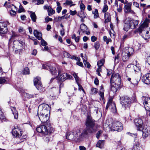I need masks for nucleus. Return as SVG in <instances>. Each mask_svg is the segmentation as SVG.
Masks as SVG:
<instances>
[{"label": "nucleus", "instance_id": "0e129e2a", "mask_svg": "<svg viewBox=\"0 0 150 150\" xmlns=\"http://www.w3.org/2000/svg\"><path fill=\"white\" fill-rule=\"evenodd\" d=\"M91 40L92 42H94L97 40V38L96 37L93 36L91 37Z\"/></svg>", "mask_w": 150, "mask_h": 150}, {"label": "nucleus", "instance_id": "ddd939ff", "mask_svg": "<svg viewBox=\"0 0 150 150\" xmlns=\"http://www.w3.org/2000/svg\"><path fill=\"white\" fill-rule=\"evenodd\" d=\"M142 133V137L145 138L148 137L150 134V130L149 127L146 126H144L141 128V130Z\"/></svg>", "mask_w": 150, "mask_h": 150}, {"label": "nucleus", "instance_id": "b1692460", "mask_svg": "<svg viewBox=\"0 0 150 150\" xmlns=\"http://www.w3.org/2000/svg\"><path fill=\"white\" fill-rule=\"evenodd\" d=\"M33 34L35 37L38 40H40L42 39V35L41 33L39 32L37 30H34Z\"/></svg>", "mask_w": 150, "mask_h": 150}, {"label": "nucleus", "instance_id": "864d4df0", "mask_svg": "<svg viewBox=\"0 0 150 150\" xmlns=\"http://www.w3.org/2000/svg\"><path fill=\"white\" fill-rule=\"evenodd\" d=\"M13 9H11V10L10 11V13L11 16H14L16 14V12L15 10H13Z\"/></svg>", "mask_w": 150, "mask_h": 150}, {"label": "nucleus", "instance_id": "aec40b11", "mask_svg": "<svg viewBox=\"0 0 150 150\" xmlns=\"http://www.w3.org/2000/svg\"><path fill=\"white\" fill-rule=\"evenodd\" d=\"M143 81L145 83L149 84H150V74L148 73L143 76Z\"/></svg>", "mask_w": 150, "mask_h": 150}, {"label": "nucleus", "instance_id": "9d476101", "mask_svg": "<svg viewBox=\"0 0 150 150\" xmlns=\"http://www.w3.org/2000/svg\"><path fill=\"white\" fill-rule=\"evenodd\" d=\"M108 126L110 127L111 129L118 132L121 131L123 129L122 124L119 121H115L111 124H107Z\"/></svg>", "mask_w": 150, "mask_h": 150}, {"label": "nucleus", "instance_id": "f3484780", "mask_svg": "<svg viewBox=\"0 0 150 150\" xmlns=\"http://www.w3.org/2000/svg\"><path fill=\"white\" fill-rule=\"evenodd\" d=\"M134 122L137 127V130H140L141 128L143 126V122L142 120L140 118L135 119L134 120Z\"/></svg>", "mask_w": 150, "mask_h": 150}, {"label": "nucleus", "instance_id": "c9c22d12", "mask_svg": "<svg viewBox=\"0 0 150 150\" xmlns=\"http://www.w3.org/2000/svg\"><path fill=\"white\" fill-rule=\"evenodd\" d=\"M48 15L49 16L54 14L55 13V11L50 7L48 10Z\"/></svg>", "mask_w": 150, "mask_h": 150}, {"label": "nucleus", "instance_id": "393cba45", "mask_svg": "<svg viewBox=\"0 0 150 150\" xmlns=\"http://www.w3.org/2000/svg\"><path fill=\"white\" fill-rule=\"evenodd\" d=\"M105 21L104 23H105L110 22L111 20L110 16L108 13H106L105 14Z\"/></svg>", "mask_w": 150, "mask_h": 150}, {"label": "nucleus", "instance_id": "09e8293b", "mask_svg": "<svg viewBox=\"0 0 150 150\" xmlns=\"http://www.w3.org/2000/svg\"><path fill=\"white\" fill-rule=\"evenodd\" d=\"M18 35L16 33L14 32H12V35L11 37V38L10 39L9 42H10L11 39H13L14 38L16 37Z\"/></svg>", "mask_w": 150, "mask_h": 150}, {"label": "nucleus", "instance_id": "f03ea898", "mask_svg": "<svg viewBox=\"0 0 150 150\" xmlns=\"http://www.w3.org/2000/svg\"><path fill=\"white\" fill-rule=\"evenodd\" d=\"M36 130L38 132L43 134V139L45 142H48L50 141V135L53 131L50 123H46L45 125L40 126L36 128Z\"/></svg>", "mask_w": 150, "mask_h": 150}, {"label": "nucleus", "instance_id": "6ab92c4d", "mask_svg": "<svg viewBox=\"0 0 150 150\" xmlns=\"http://www.w3.org/2000/svg\"><path fill=\"white\" fill-rule=\"evenodd\" d=\"M135 143L132 150H142V147L140 146L139 142L137 139L134 140Z\"/></svg>", "mask_w": 150, "mask_h": 150}, {"label": "nucleus", "instance_id": "338daca9", "mask_svg": "<svg viewBox=\"0 0 150 150\" xmlns=\"http://www.w3.org/2000/svg\"><path fill=\"white\" fill-rule=\"evenodd\" d=\"M94 82L95 84L96 85H98V84L99 81L97 78H95L94 80Z\"/></svg>", "mask_w": 150, "mask_h": 150}, {"label": "nucleus", "instance_id": "4c0bfd02", "mask_svg": "<svg viewBox=\"0 0 150 150\" xmlns=\"http://www.w3.org/2000/svg\"><path fill=\"white\" fill-rule=\"evenodd\" d=\"M78 16L81 18H84L86 16L83 11H81L78 14Z\"/></svg>", "mask_w": 150, "mask_h": 150}, {"label": "nucleus", "instance_id": "72a5a7b5", "mask_svg": "<svg viewBox=\"0 0 150 150\" xmlns=\"http://www.w3.org/2000/svg\"><path fill=\"white\" fill-rule=\"evenodd\" d=\"M0 119L2 121H5L6 118L2 110L0 109Z\"/></svg>", "mask_w": 150, "mask_h": 150}, {"label": "nucleus", "instance_id": "58836bf2", "mask_svg": "<svg viewBox=\"0 0 150 150\" xmlns=\"http://www.w3.org/2000/svg\"><path fill=\"white\" fill-rule=\"evenodd\" d=\"M98 92V89L96 88H93L91 89V93L92 94H95Z\"/></svg>", "mask_w": 150, "mask_h": 150}, {"label": "nucleus", "instance_id": "f704fd0d", "mask_svg": "<svg viewBox=\"0 0 150 150\" xmlns=\"http://www.w3.org/2000/svg\"><path fill=\"white\" fill-rule=\"evenodd\" d=\"M34 85H35L37 84L40 83H41L40 81V78L39 77H37L34 79Z\"/></svg>", "mask_w": 150, "mask_h": 150}, {"label": "nucleus", "instance_id": "6e6552de", "mask_svg": "<svg viewBox=\"0 0 150 150\" xmlns=\"http://www.w3.org/2000/svg\"><path fill=\"white\" fill-rule=\"evenodd\" d=\"M24 45V43L22 41L16 40L13 42V50H15V52L16 53L20 54V52H21L22 49L23 48V47Z\"/></svg>", "mask_w": 150, "mask_h": 150}, {"label": "nucleus", "instance_id": "603ef678", "mask_svg": "<svg viewBox=\"0 0 150 150\" xmlns=\"http://www.w3.org/2000/svg\"><path fill=\"white\" fill-rule=\"evenodd\" d=\"M83 63L86 67H87L88 68H89L90 67L91 65L88 62H87V61L86 62H84Z\"/></svg>", "mask_w": 150, "mask_h": 150}, {"label": "nucleus", "instance_id": "13d9d810", "mask_svg": "<svg viewBox=\"0 0 150 150\" xmlns=\"http://www.w3.org/2000/svg\"><path fill=\"white\" fill-rule=\"evenodd\" d=\"M147 17L149 19L146 18L145 20H146V23L149 24V23H150V14H148L147 15Z\"/></svg>", "mask_w": 150, "mask_h": 150}, {"label": "nucleus", "instance_id": "de8ad7c7", "mask_svg": "<svg viewBox=\"0 0 150 150\" xmlns=\"http://www.w3.org/2000/svg\"><path fill=\"white\" fill-rule=\"evenodd\" d=\"M108 9V6L107 5H105L102 11L103 13H105Z\"/></svg>", "mask_w": 150, "mask_h": 150}, {"label": "nucleus", "instance_id": "cd10ccee", "mask_svg": "<svg viewBox=\"0 0 150 150\" xmlns=\"http://www.w3.org/2000/svg\"><path fill=\"white\" fill-rule=\"evenodd\" d=\"M111 111L113 113H115L117 112V110L115 105L114 103L112 102L111 103L110 106V109Z\"/></svg>", "mask_w": 150, "mask_h": 150}, {"label": "nucleus", "instance_id": "ea45409f", "mask_svg": "<svg viewBox=\"0 0 150 150\" xmlns=\"http://www.w3.org/2000/svg\"><path fill=\"white\" fill-rule=\"evenodd\" d=\"M34 86L36 87L37 89L38 90H41L42 88V86L41 83H40L37 84Z\"/></svg>", "mask_w": 150, "mask_h": 150}, {"label": "nucleus", "instance_id": "423d86ee", "mask_svg": "<svg viewBox=\"0 0 150 150\" xmlns=\"http://www.w3.org/2000/svg\"><path fill=\"white\" fill-rule=\"evenodd\" d=\"M12 134L14 137H15L21 138V141L19 142L20 143L24 141L27 137L26 135H23V131L18 126H15L12 130Z\"/></svg>", "mask_w": 150, "mask_h": 150}, {"label": "nucleus", "instance_id": "412c9836", "mask_svg": "<svg viewBox=\"0 0 150 150\" xmlns=\"http://www.w3.org/2000/svg\"><path fill=\"white\" fill-rule=\"evenodd\" d=\"M145 39L147 40L150 38V30L149 31L146 30V31L141 35Z\"/></svg>", "mask_w": 150, "mask_h": 150}, {"label": "nucleus", "instance_id": "69168bd1", "mask_svg": "<svg viewBox=\"0 0 150 150\" xmlns=\"http://www.w3.org/2000/svg\"><path fill=\"white\" fill-rule=\"evenodd\" d=\"M37 4L39 5L40 4H42L44 3L43 0H37Z\"/></svg>", "mask_w": 150, "mask_h": 150}, {"label": "nucleus", "instance_id": "79ce46f5", "mask_svg": "<svg viewBox=\"0 0 150 150\" xmlns=\"http://www.w3.org/2000/svg\"><path fill=\"white\" fill-rule=\"evenodd\" d=\"M93 13L94 14V18H97L99 16L98 13V10L97 9H96L93 13Z\"/></svg>", "mask_w": 150, "mask_h": 150}, {"label": "nucleus", "instance_id": "7ed1b4c3", "mask_svg": "<svg viewBox=\"0 0 150 150\" xmlns=\"http://www.w3.org/2000/svg\"><path fill=\"white\" fill-rule=\"evenodd\" d=\"M110 83L111 91L114 93H116L120 87L121 78L118 73H113L112 74Z\"/></svg>", "mask_w": 150, "mask_h": 150}, {"label": "nucleus", "instance_id": "774afa93", "mask_svg": "<svg viewBox=\"0 0 150 150\" xmlns=\"http://www.w3.org/2000/svg\"><path fill=\"white\" fill-rule=\"evenodd\" d=\"M80 8L81 9L84 10L85 8V6L83 3H81L80 5Z\"/></svg>", "mask_w": 150, "mask_h": 150}, {"label": "nucleus", "instance_id": "e2e57ef3", "mask_svg": "<svg viewBox=\"0 0 150 150\" xmlns=\"http://www.w3.org/2000/svg\"><path fill=\"white\" fill-rule=\"evenodd\" d=\"M62 9V7L61 6H57L56 8L57 12L58 13H59Z\"/></svg>", "mask_w": 150, "mask_h": 150}, {"label": "nucleus", "instance_id": "f257e3e1", "mask_svg": "<svg viewBox=\"0 0 150 150\" xmlns=\"http://www.w3.org/2000/svg\"><path fill=\"white\" fill-rule=\"evenodd\" d=\"M50 108L49 105L46 104H41L39 105L38 115L42 122L45 124L50 123L48 120L49 118Z\"/></svg>", "mask_w": 150, "mask_h": 150}, {"label": "nucleus", "instance_id": "c85d7f7f", "mask_svg": "<svg viewBox=\"0 0 150 150\" xmlns=\"http://www.w3.org/2000/svg\"><path fill=\"white\" fill-rule=\"evenodd\" d=\"M30 16L32 21L34 22H35L37 19V16L35 12L30 11Z\"/></svg>", "mask_w": 150, "mask_h": 150}, {"label": "nucleus", "instance_id": "2f4dec72", "mask_svg": "<svg viewBox=\"0 0 150 150\" xmlns=\"http://www.w3.org/2000/svg\"><path fill=\"white\" fill-rule=\"evenodd\" d=\"M80 28L83 33H85L86 30L87 29V26L83 23L81 24L80 25Z\"/></svg>", "mask_w": 150, "mask_h": 150}, {"label": "nucleus", "instance_id": "37998d69", "mask_svg": "<svg viewBox=\"0 0 150 150\" xmlns=\"http://www.w3.org/2000/svg\"><path fill=\"white\" fill-rule=\"evenodd\" d=\"M100 47V44L98 42H96L94 44V47L96 50H98Z\"/></svg>", "mask_w": 150, "mask_h": 150}, {"label": "nucleus", "instance_id": "5701e85b", "mask_svg": "<svg viewBox=\"0 0 150 150\" xmlns=\"http://www.w3.org/2000/svg\"><path fill=\"white\" fill-rule=\"evenodd\" d=\"M131 65L132 67H133L135 72H139V71H140V68L139 66V65L137 64L136 61H135L134 62H133V65Z\"/></svg>", "mask_w": 150, "mask_h": 150}, {"label": "nucleus", "instance_id": "c03bdc74", "mask_svg": "<svg viewBox=\"0 0 150 150\" xmlns=\"http://www.w3.org/2000/svg\"><path fill=\"white\" fill-rule=\"evenodd\" d=\"M64 56V57L67 58H70L71 56L70 54L66 52H63Z\"/></svg>", "mask_w": 150, "mask_h": 150}, {"label": "nucleus", "instance_id": "a878e982", "mask_svg": "<svg viewBox=\"0 0 150 150\" xmlns=\"http://www.w3.org/2000/svg\"><path fill=\"white\" fill-rule=\"evenodd\" d=\"M11 109L13 114L14 118L16 119H17L18 117V114L17 111L16 110L15 108L12 107Z\"/></svg>", "mask_w": 150, "mask_h": 150}, {"label": "nucleus", "instance_id": "7c9ffc66", "mask_svg": "<svg viewBox=\"0 0 150 150\" xmlns=\"http://www.w3.org/2000/svg\"><path fill=\"white\" fill-rule=\"evenodd\" d=\"M104 140H100L99 141L96 145V147L100 148H102L104 145Z\"/></svg>", "mask_w": 150, "mask_h": 150}, {"label": "nucleus", "instance_id": "e433bc0d", "mask_svg": "<svg viewBox=\"0 0 150 150\" xmlns=\"http://www.w3.org/2000/svg\"><path fill=\"white\" fill-rule=\"evenodd\" d=\"M104 63V60L103 59H102L98 62L97 64L98 67H101L103 66Z\"/></svg>", "mask_w": 150, "mask_h": 150}, {"label": "nucleus", "instance_id": "c756f323", "mask_svg": "<svg viewBox=\"0 0 150 150\" xmlns=\"http://www.w3.org/2000/svg\"><path fill=\"white\" fill-rule=\"evenodd\" d=\"M71 0H66L65 2L63 3V4L65 5L69 6L70 7L74 6L75 5V4H73Z\"/></svg>", "mask_w": 150, "mask_h": 150}, {"label": "nucleus", "instance_id": "8fccbe9b", "mask_svg": "<svg viewBox=\"0 0 150 150\" xmlns=\"http://www.w3.org/2000/svg\"><path fill=\"white\" fill-rule=\"evenodd\" d=\"M41 40V43L43 46H46L47 45V43L45 41L42 39Z\"/></svg>", "mask_w": 150, "mask_h": 150}, {"label": "nucleus", "instance_id": "39448f33", "mask_svg": "<svg viewBox=\"0 0 150 150\" xmlns=\"http://www.w3.org/2000/svg\"><path fill=\"white\" fill-rule=\"evenodd\" d=\"M90 132V130L86 129H84L81 132L79 129H76L72 131L73 133L76 141L80 142L83 141L86 137L88 133L87 132V131Z\"/></svg>", "mask_w": 150, "mask_h": 150}, {"label": "nucleus", "instance_id": "473e14b6", "mask_svg": "<svg viewBox=\"0 0 150 150\" xmlns=\"http://www.w3.org/2000/svg\"><path fill=\"white\" fill-rule=\"evenodd\" d=\"M49 69L50 70L51 73L52 74H54L57 73V71L55 67H53L52 66H50Z\"/></svg>", "mask_w": 150, "mask_h": 150}, {"label": "nucleus", "instance_id": "1a4fd4ad", "mask_svg": "<svg viewBox=\"0 0 150 150\" xmlns=\"http://www.w3.org/2000/svg\"><path fill=\"white\" fill-rule=\"evenodd\" d=\"M59 70L58 71V75L57 77L58 81L59 82V88H60L63 86V84L62 82L68 79H71L72 76L71 75L67 74L66 73L61 74Z\"/></svg>", "mask_w": 150, "mask_h": 150}, {"label": "nucleus", "instance_id": "0eeeda50", "mask_svg": "<svg viewBox=\"0 0 150 150\" xmlns=\"http://www.w3.org/2000/svg\"><path fill=\"white\" fill-rule=\"evenodd\" d=\"M95 125V121L93 119L91 116L88 115L87 116L86 122V127L85 129H86L87 130H90V132L87 131V132L88 133H91L94 131L93 128Z\"/></svg>", "mask_w": 150, "mask_h": 150}, {"label": "nucleus", "instance_id": "3c124183", "mask_svg": "<svg viewBox=\"0 0 150 150\" xmlns=\"http://www.w3.org/2000/svg\"><path fill=\"white\" fill-rule=\"evenodd\" d=\"M24 9L22 6L20 4L19 6V8L18 11V13H20L21 12H24Z\"/></svg>", "mask_w": 150, "mask_h": 150}, {"label": "nucleus", "instance_id": "4d7b16f0", "mask_svg": "<svg viewBox=\"0 0 150 150\" xmlns=\"http://www.w3.org/2000/svg\"><path fill=\"white\" fill-rule=\"evenodd\" d=\"M112 102H111L110 101H109L108 102L106 107V109H107L109 107L110 109V106L111 105V104Z\"/></svg>", "mask_w": 150, "mask_h": 150}, {"label": "nucleus", "instance_id": "9b49d317", "mask_svg": "<svg viewBox=\"0 0 150 150\" xmlns=\"http://www.w3.org/2000/svg\"><path fill=\"white\" fill-rule=\"evenodd\" d=\"M120 102L123 108L125 109L130 107L131 104V99L128 96H123L120 97Z\"/></svg>", "mask_w": 150, "mask_h": 150}, {"label": "nucleus", "instance_id": "680f3d73", "mask_svg": "<svg viewBox=\"0 0 150 150\" xmlns=\"http://www.w3.org/2000/svg\"><path fill=\"white\" fill-rule=\"evenodd\" d=\"M50 66H49L46 64H44L42 65V68L44 69H49L50 68Z\"/></svg>", "mask_w": 150, "mask_h": 150}, {"label": "nucleus", "instance_id": "4468645a", "mask_svg": "<svg viewBox=\"0 0 150 150\" xmlns=\"http://www.w3.org/2000/svg\"><path fill=\"white\" fill-rule=\"evenodd\" d=\"M128 52L127 53L123 52L122 54V59L123 61L125 62L128 60L129 57L132 55L133 52V50L132 48H129L128 49Z\"/></svg>", "mask_w": 150, "mask_h": 150}, {"label": "nucleus", "instance_id": "a211bd4d", "mask_svg": "<svg viewBox=\"0 0 150 150\" xmlns=\"http://www.w3.org/2000/svg\"><path fill=\"white\" fill-rule=\"evenodd\" d=\"M6 24L5 23H0V34H4L7 31Z\"/></svg>", "mask_w": 150, "mask_h": 150}, {"label": "nucleus", "instance_id": "2eb2a0df", "mask_svg": "<svg viewBox=\"0 0 150 150\" xmlns=\"http://www.w3.org/2000/svg\"><path fill=\"white\" fill-rule=\"evenodd\" d=\"M146 20H144V22L138 28L137 31L141 35L146 31V28L148 27L149 24L146 23Z\"/></svg>", "mask_w": 150, "mask_h": 150}, {"label": "nucleus", "instance_id": "6e6d98bb", "mask_svg": "<svg viewBox=\"0 0 150 150\" xmlns=\"http://www.w3.org/2000/svg\"><path fill=\"white\" fill-rule=\"evenodd\" d=\"M102 131L101 130L99 131L96 134V137L98 139L99 138L100 134L102 133Z\"/></svg>", "mask_w": 150, "mask_h": 150}, {"label": "nucleus", "instance_id": "bf43d9fd", "mask_svg": "<svg viewBox=\"0 0 150 150\" xmlns=\"http://www.w3.org/2000/svg\"><path fill=\"white\" fill-rule=\"evenodd\" d=\"M70 15L72 16H74L76 14L77 11L76 10H75L74 11H72V10H70Z\"/></svg>", "mask_w": 150, "mask_h": 150}, {"label": "nucleus", "instance_id": "dca6fc26", "mask_svg": "<svg viewBox=\"0 0 150 150\" xmlns=\"http://www.w3.org/2000/svg\"><path fill=\"white\" fill-rule=\"evenodd\" d=\"M132 5V3L129 2L125 5L124 7V11L126 13H131L132 14H134V12L131 9V7Z\"/></svg>", "mask_w": 150, "mask_h": 150}, {"label": "nucleus", "instance_id": "a19ab883", "mask_svg": "<svg viewBox=\"0 0 150 150\" xmlns=\"http://www.w3.org/2000/svg\"><path fill=\"white\" fill-rule=\"evenodd\" d=\"M23 73L25 74H29V69L28 67L25 68L23 70Z\"/></svg>", "mask_w": 150, "mask_h": 150}, {"label": "nucleus", "instance_id": "a18cd8bd", "mask_svg": "<svg viewBox=\"0 0 150 150\" xmlns=\"http://www.w3.org/2000/svg\"><path fill=\"white\" fill-rule=\"evenodd\" d=\"M74 77L77 83L78 82V81H79V78L77 76V75L76 73H74L73 74Z\"/></svg>", "mask_w": 150, "mask_h": 150}, {"label": "nucleus", "instance_id": "4be33fe9", "mask_svg": "<svg viewBox=\"0 0 150 150\" xmlns=\"http://www.w3.org/2000/svg\"><path fill=\"white\" fill-rule=\"evenodd\" d=\"M66 138L69 140H76L72 132H67L66 134Z\"/></svg>", "mask_w": 150, "mask_h": 150}, {"label": "nucleus", "instance_id": "bb28decb", "mask_svg": "<svg viewBox=\"0 0 150 150\" xmlns=\"http://www.w3.org/2000/svg\"><path fill=\"white\" fill-rule=\"evenodd\" d=\"M36 94L34 95L28 93H24L23 94V96L28 98L30 99L31 98H33L34 97H36Z\"/></svg>", "mask_w": 150, "mask_h": 150}, {"label": "nucleus", "instance_id": "20e7f679", "mask_svg": "<svg viewBox=\"0 0 150 150\" xmlns=\"http://www.w3.org/2000/svg\"><path fill=\"white\" fill-rule=\"evenodd\" d=\"M124 30L127 31L129 29H134L138 25L139 21L138 20H134L129 18H126L124 21Z\"/></svg>", "mask_w": 150, "mask_h": 150}, {"label": "nucleus", "instance_id": "052dcab7", "mask_svg": "<svg viewBox=\"0 0 150 150\" xmlns=\"http://www.w3.org/2000/svg\"><path fill=\"white\" fill-rule=\"evenodd\" d=\"M52 21V18H50L48 16H47L45 18V21L47 23L49 21Z\"/></svg>", "mask_w": 150, "mask_h": 150}, {"label": "nucleus", "instance_id": "f8f14e48", "mask_svg": "<svg viewBox=\"0 0 150 150\" xmlns=\"http://www.w3.org/2000/svg\"><path fill=\"white\" fill-rule=\"evenodd\" d=\"M142 100L146 110H150V98L142 96Z\"/></svg>", "mask_w": 150, "mask_h": 150}, {"label": "nucleus", "instance_id": "49530a36", "mask_svg": "<svg viewBox=\"0 0 150 150\" xmlns=\"http://www.w3.org/2000/svg\"><path fill=\"white\" fill-rule=\"evenodd\" d=\"M64 16H62L61 17H58L57 18H55V20L57 22L60 21L62 19L64 18Z\"/></svg>", "mask_w": 150, "mask_h": 150}, {"label": "nucleus", "instance_id": "5fc2aeb1", "mask_svg": "<svg viewBox=\"0 0 150 150\" xmlns=\"http://www.w3.org/2000/svg\"><path fill=\"white\" fill-rule=\"evenodd\" d=\"M6 81L4 77L0 78V84L4 83Z\"/></svg>", "mask_w": 150, "mask_h": 150}]
</instances>
